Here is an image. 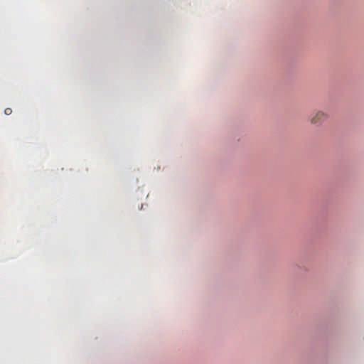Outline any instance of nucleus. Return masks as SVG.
<instances>
[{
    "label": "nucleus",
    "mask_w": 364,
    "mask_h": 364,
    "mask_svg": "<svg viewBox=\"0 0 364 364\" xmlns=\"http://www.w3.org/2000/svg\"><path fill=\"white\" fill-rule=\"evenodd\" d=\"M327 117L328 115L326 113L322 111H317L311 117L310 122L311 124L320 126L326 121Z\"/></svg>",
    "instance_id": "nucleus-1"
},
{
    "label": "nucleus",
    "mask_w": 364,
    "mask_h": 364,
    "mask_svg": "<svg viewBox=\"0 0 364 364\" xmlns=\"http://www.w3.org/2000/svg\"><path fill=\"white\" fill-rule=\"evenodd\" d=\"M4 113L6 115H10L12 113V109L11 108H6L4 110Z\"/></svg>",
    "instance_id": "nucleus-2"
}]
</instances>
